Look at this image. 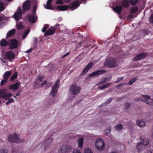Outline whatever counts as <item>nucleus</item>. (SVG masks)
I'll use <instances>...</instances> for the list:
<instances>
[{
    "instance_id": "1",
    "label": "nucleus",
    "mask_w": 153,
    "mask_h": 153,
    "mask_svg": "<svg viewBox=\"0 0 153 153\" xmlns=\"http://www.w3.org/2000/svg\"><path fill=\"white\" fill-rule=\"evenodd\" d=\"M104 65L109 68H112L116 65V60L112 57H107L104 63Z\"/></svg>"
},
{
    "instance_id": "2",
    "label": "nucleus",
    "mask_w": 153,
    "mask_h": 153,
    "mask_svg": "<svg viewBox=\"0 0 153 153\" xmlns=\"http://www.w3.org/2000/svg\"><path fill=\"white\" fill-rule=\"evenodd\" d=\"M60 80L59 79H57L55 82L54 85L52 87L51 91L50 94L53 97L55 96L57 94Z\"/></svg>"
},
{
    "instance_id": "3",
    "label": "nucleus",
    "mask_w": 153,
    "mask_h": 153,
    "mask_svg": "<svg viewBox=\"0 0 153 153\" xmlns=\"http://www.w3.org/2000/svg\"><path fill=\"white\" fill-rule=\"evenodd\" d=\"M8 141L9 142L13 143H20L22 142L19 137L15 133L10 134L8 137Z\"/></svg>"
},
{
    "instance_id": "4",
    "label": "nucleus",
    "mask_w": 153,
    "mask_h": 153,
    "mask_svg": "<svg viewBox=\"0 0 153 153\" xmlns=\"http://www.w3.org/2000/svg\"><path fill=\"white\" fill-rule=\"evenodd\" d=\"M81 88L76 85H73L70 86L69 91L72 94L76 95L80 92Z\"/></svg>"
},
{
    "instance_id": "5",
    "label": "nucleus",
    "mask_w": 153,
    "mask_h": 153,
    "mask_svg": "<svg viewBox=\"0 0 153 153\" xmlns=\"http://www.w3.org/2000/svg\"><path fill=\"white\" fill-rule=\"evenodd\" d=\"M95 146L98 150H102L105 148L104 142L102 139H98L95 143Z\"/></svg>"
},
{
    "instance_id": "6",
    "label": "nucleus",
    "mask_w": 153,
    "mask_h": 153,
    "mask_svg": "<svg viewBox=\"0 0 153 153\" xmlns=\"http://www.w3.org/2000/svg\"><path fill=\"white\" fill-rule=\"evenodd\" d=\"M9 48L13 50L17 48L18 46V41L15 39L10 40L8 41Z\"/></svg>"
},
{
    "instance_id": "7",
    "label": "nucleus",
    "mask_w": 153,
    "mask_h": 153,
    "mask_svg": "<svg viewBox=\"0 0 153 153\" xmlns=\"http://www.w3.org/2000/svg\"><path fill=\"white\" fill-rule=\"evenodd\" d=\"M59 29V25L56 24L54 26H51L45 33V35L49 36L53 34L56 30Z\"/></svg>"
},
{
    "instance_id": "8",
    "label": "nucleus",
    "mask_w": 153,
    "mask_h": 153,
    "mask_svg": "<svg viewBox=\"0 0 153 153\" xmlns=\"http://www.w3.org/2000/svg\"><path fill=\"white\" fill-rule=\"evenodd\" d=\"M72 151L71 146L70 145L62 146L58 150L59 153H68Z\"/></svg>"
},
{
    "instance_id": "9",
    "label": "nucleus",
    "mask_w": 153,
    "mask_h": 153,
    "mask_svg": "<svg viewBox=\"0 0 153 153\" xmlns=\"http://www.w3.org/2000/svg\"><path fill=\"white\" fill-rule=\"evenodd\" d=\"M144 97V99L141 100L142 101L149 105H153V99L150 98V97L148 95H142Z\"/></svg>"
},
{
    "instance_id": "10",
    "label": "nucleus",
    "mask_w": 153,
    "mask_h": 153,
    "mask_svg": "<svg viewBox=\"0 0 153 153\" xmlns=\"http://www.w3.org/2000/svg\"><path fill=\"white\" fill-rule=\"evenodd\" d=\"M5 56L8 60L10 62H12L15 58V55L14 53L12 51H8L5 53Z\"/></svg>"
},
{
    "instance_id": "11",
    "label": "nucleus",
    "mask_w": 153,
    "mask_h": 153,
    "mask_svg": "<svg viewBox=\"0 0 153 153\" xmlns=\"http://www.w3.org/2000/svg\"><path fill=\"white\" fill-rule=\"evenodd\" d=\"M147 56V54L145 53H141L138 54L136 55L135 57L133 59L134 61L141 60L144 59Z\"/></svg>"
},
{
    "instance_id": "12",
    "label": "nucleus",
    "mask_w": 153,
    "mask_h": 153,
    "mask_svg": "<svg viewBox=\"0 0 153 153\" xmlns=\"http://www.w3.org/2000/svg\"><path fill=\"white\" fill-rule=\"evenodd\" d=\"M93 65V63L92 62H91L88 64L80 73V75H84L86 74L92 67Z\"/></svg>"
},
{
    "instance_id": "13",
    "label": "nucleus",
    "mask_w": 153,
    "mask_h": 153,
    "mask_svg": "<svg viewBox=\"0 0 153 153\" xmlns=\"http://www.w3.org/2000/svg\"><path fill=\"white\" fill-rule=\"evenodd\" d=\"M31 7V4L30 0H27L24 2L23 4L22 9L25 11L29 10Z\"/></svg>"
},
{
    "instance_id": "14",
    "label": "nucleus",
    "mask_w": 153,
    "mask_h": 153,
    "mask_svg": "<svg viewBox=\"0 0 153 153\" xmlns=\"http://www.w3.org/2000/svg\"><path fill=\"white\" fill-rule=\"evenodd\" d=\"M70 5L71 7H69L70 9L73 10L79 6V1L78 0L74 1L70 3Z\"/></svg>"
},
{
    "instance_id": "15",
    "label": "nucleus",
    "mask_w": 153,
    "mask_h": 153,
    "mask_svg": "<svg viewBox=\"0 0 153 153\" xmlns=\"http://www.w3.org/2000/svg\"><path fill=\"white\" fill-rule=\"evenodd\" d=\"M29 21L31 23H35L37 20V17L36 14H29L27 18Z\"/></svg>"
},
{
    "instance_id": "16",
    "label": "nucleus",
    "mask_w": 153,
    "mask_h": 153,
    "mask_svg": "<svg viewBox=\"0 0 153 153\" xmlns=\"http://www.w3.org/2000/svg\"><path fill=\"white\" fill-rule=\"evenodd\" d=\"M106 72L105 70H98L94 72L89 75L90 77H92L94 76H98L104 74Z\"/></svg>"
},
{
    "instance_id": "17",
    "label": "nucleus",
    "mask_w": 153,
    "mask_h": 153,
    "mask_svg": "<svg viewBox=\"0 0 153 153\" xmlns=\"http://www.w3.org/2000/svg\"><path fill=\"white\" fill-rule=\"evenodd\" d=\"M43 78V77L42 76H39L37 77L35 79L34 82L35 85L38 87H41V86H40L41 83H40V82H42Z\"/></svg>"
},
{
    "instance_id": "18",
    "label": "nucleus",
    "mask_w": 153,
    "mask_h": 153,
    "mask_svg": "<svg viewBox=\"0 0 153 153\" xmlns=\"http://www.w3.org/2000/svg\"><path fill=\"white\" fill-rule=\"evenodd\" d=\"M19 85L18 83L16 82L14 84L9 85V88L10 90L12 89L13 91L17 90L19 88Z\"/></svg>"
},
{
    "instance_id": "19",
    "label": "nucleus",
    "mask_w": 153,
    "mask_h": 153,
    "mask_svg": "<svg viewBox=\"0 0 153 153\" xmlns=\"http://www.w3.org/2000/svg\"><path fill=\"white\" fill-rule=\"evenodd\" d=\"M70 7L69 5L58 6L56 9L60 11H65L68 9Z\"/></svg>"
},
{
    "instance_id": "20",
    "label": "nucleus",
    "mask_w": 153,
    "mask_h": 153,
    "mask_svg": "<svg viewBox=\"0 0 153 153\" xmlns=\"http://www.w3.org/2000/svg\"><path fill=\"white\" fill-rule=\"evenodd\" d=\"M114 11L115 12L120 14L122 10V7L121 5H117L113 8Z\"/></svg>"
},
{
    "instance_id": "21",
    "label": "nucleus",
    "mask_w": 153,
    "mask_h": 153,
    "mask_svg": "<svg viewBox=\"0 0 153 153\" xmlns=\"http://www.w3.org/2000/svg\"><path fill=\"white\" fill-rule=\"evenodd\" d=\"M8 41L5 39H3L0 41V46L1 47H6L8 45Z\"/></svg>"
},
{
    "instance_id": "22",
    "label": "nucleus",
    "mask_w": 153,
    "mask_h": 153,
    "mask_svg": "<svg viewBox=\"0 0 153 153\" xmlns=\"http://www.w3.org/2000/svg\"><path fill=\"white\" fill-rule=\"evenodd\" d=\"M22 14L18 12H16L13 15V16L15 20L18 21L22 17Z\"/></svg>"
},
{
    "instance_id": "23",
    "label": "nucleus",
    "mask_w": 153,
    "mask_h": 153,
    "mask_svg": "<svg viewBox=\"0 0 153 153\" xmlns=\"http://www.w3.org/2000/svg\"><path fill=\"white\" fill-rule=\"evenodd\" d=\"M15 33L16 30L15 29H13L11 30H10L8 32L7 34L6 38L13 36L14 35Z\"/></svg>"
},
{
    "instance_id": "24",
    "label": "nucleus",
    "mask_w": 153,
    "mask_h": 153,
    "mask_svg": "<svg viewBox=\"0 0 153 153\" xmlns=\"http://www.w3.org/2000/svg\"><path fill=\"white\" fill-rule=\"evenodd\" d=\"M129 0H123L122 3L123 6L124 7H128L130 6Z\"/></svg>"
},
{
    "instance_id": "25",
    "label": "nucleus",
    "mask_w": 153,
    "mask_h": 153,
    "mask_svg": "<svg viewBox=\"0 0 153 153\" xmlns=\"http://www.w3.org/2000/svg\"><path fill=\"white\" fill-rule=\"evenodd\" d=\"M137 125L140 127H143L145 125V122L141 120H138L136 121Z\"/></svg>"
},
{
    "instance_id": "26",
    "label": "nucleus",
    "mask_w": 153,
    "mask_h": 153,
    "mask_svg": "<svg viewBox=\"0 0 153 153\" xmlns=\"http://www.w3.org/2000/svg\"><path fill=\"white\" fill-rule=\"evenodd\" d=\"M7 92V90L6 89L3 88L0 90V98H3L4 95L6 94Z\"/></svg>"
},
{
    "instance_id": "27",
    "label": "nucleus",
    "mask_w": 153,
    "mask_h": 153,
    "mask_svg": "<svg viewBox=\"0 0 153 153\" xmlns=\"http://www.w3.org/2000/svg\"><path fill=\"white\" fill-rule=\"evenodd\" d=\"M11 75V72L10 71H7L3 75V77L4 79H6L7 80V79L9 78Z\"/></svg>"
},
{
    "instance_id": "28",
    "label": "nucleus",
    "mask_w": 153,
    "mask_h": 153,
    "mask_svg": "<svg viewBox=\"0 0 153 153\" xmlns=\"http://www.w3.org/2000/svg\"><path fill=\"white\" fill-rule=\"evenodd\" d=\"M52 0H48V1L47 2V6H45V8L47 9H52V6L51 5L49 6V5H50L52 1Z\"/></svg>"
},
{
    "instance_id": "29",
    "label": "nucleus",
    "mask_w": 153,
    "mask_h": 153,
    "mask_svg": "<svg viewBox=\"0 0 153 153\" xmlns=\"http://www.w3.org/2000/svg\"><path fill=\"white\" fill-rule=\"evenodd\" d=\"M84 141V139L83 138L81 137L79 139L78 142V146L79 147L81 148L82 147Z\"/></svg>"
},
{
    "instance_id": "30",
    "label": "nucleus",
    "mask_w": 153,
    "mask_h": 153,
    "mask_svg": "<svg viewBox=\"0 0 153 153\" xmlns=\"http://www.w3.org/2000/svg\"><path fill=\"white\" fill-rule=\"evenodd\" d=\"M149 142V140L148 138H145L144 139H143L140 142V143H141L144 146H146Z\"/></svg>"
},
{
    "instance_id": "31",
    "label": "nucleus",
    "mask_w": 153,
    "mask_h": 153,
    "mask_svg": "<svg viewBox=\"0 0 153 153\" xmlns=\"http://www.w3.org/2000/svg\"><path fill=\"white\" fill-rule=\"evenodd\" d=\"M130 10L131 13L134 14L138 11V8L137 6H135L133 7H131Z\"/></svg>"
},
{
    "instance_id": "32",
    "label": "nucleus",
    "mask_w": 153,
    "mask_h": 153,
    "mask_svg": "<svg viewBox=\"0 0 153 153\" xmlns=\"http://www.w3.org/2000/svg\"><path fill=\"white\" fill-rule=\"evenodd\" d=\"M52 141V139L51 138H48L46 140L45 142V146L46 147L50 145Z\"/></svg>"
},
{
    "instance_id": "33",
    "label": "nucleus",
    "mask_w": 153,
    "mask_h": 153,
    "mask_svg": "<svg viewBox=\"0 0 153 153\" xmlns=\"http://www.w3.org/2000/svg\"><path fill=\"white\" fill-rule=\"evenodd\" d=\"M137 146L138 151H140L145 148L144 146L140 142L137 145Z\"/></svg>"
},
{
    "instance_id": "34",
    "label": "nucleus",
    "mask_w": 153,
    "mask_h": 153,
    "mask_svg": "<svg viewBox=\"0 0 153 153\" xmlns=\"http://www.w3.org/2000/svg\"><path fill=\"white\" fill-rule=\"evenodd\" d=\"M138 0H129V3L133 6H135L138 3Z\"/></svg>"
},
{
    "instance_id": "35",
    "label": "nucleus",
    "mask_w": 153,
    "mask_h": 153,
    "mask_svg": "<svg viewBox=\"0 0 153 153\" xmlns=\"http://www.w3.org/2000/svg\"><path fill=\"white\" fill-rule=\"evenodd\" d=\"M114 128L116 130L120 131L123 128V126L121 124H119L116 126Z\"/></svg>"
},
{
    "instance_id": "36",
    "label": "nucleus",
    "mask_w": 153,
    "mask_h": 153,
    "mask_svg": "<svg viewBox=\"0 0 153 153\" xmlns=\"http://www.w3.org/2000/svg\"><path fill=\"white\" fill-rule=\"evenodd\" d=\"M137 80V77H133L129 81L128 84L131 85L135 81Z\"/></svg>"
},
{
    "instance_id": "37",
    "label": "nucleus",
    "mask_w": 153,
    "mask_h": 153,
    "mask_svg": "<svg viewBox=\"0 0 153 153\" xmlns=\"http://www.w3.org/2000/svg\"><path fill=\"white\" fill-rule=\"evenodd\" d=\"M112 84L111 83H110L107 85H104L101 86L99 87V88L101 90H102L104 89L105 88L109 86Z\"/></svg>"
},
{
    "instance_id": "38",
    "label": "nucleus",
    "mask_w": 153,
    "mask_h": 153,
    "mask_svg": "<svg viewBox=\"0 0 153 153\" xmlns=\"http://www.w3.org/2000/svg\"><path fill=\"white\" fill-rule=\"evenodd\" d=\"M17 72H15L14 74L10 78V80L12 81L14 79L17 78Z\"/></svg>"
},
{
    "instance_id": "39",
    "label": "nucleus",
    "mask_w": 153,
    "mask_h": 153,
    "mask_svg": "<svg viewBox=\"0 0 153 153\" xmlns=\"http://www.w3.org/2000/svg\"><path fill=\"white\" fill-rule=\"evenodd\" d=\"M12 94L10 93L8 94H6V95H4L3 98L5 100H8L9 98L12 96Z\"/></svg>"
},
{
    "instance_id": "40",
    "label": "nucleus",
    "mask_w": 153,
    "mask_h": 153,
    "mask_svg": "<svg viewBox=\"0 0 153 153\" xmlns=\"http://www.w3.org/2000/svg\"><path fill=\"white\" fill-rule=\"evenodd\" d=\"M37 9V5L35 4L32 8V14H36V12Z\"/></svg>"
},
{
    "instance_id": "41",
    "label": "nucleus",
    "mask_w": 153,
    "mask_h": 153,
    "mask_svg": "<svg viewBox=\"0 0 153 153\" xmlns=\"http://www.w3.org/2000/svg\"><path fill=\"white\" fill-rule=\"evenodd\" d=\"M16 26L17 27L18 29L19 30H21L24 27L21 23H19V24H16Z\"/></svg>"
},
{
    "instance_id": "42",
    "label": "nucleus",
    "mask_w": 153,
    "mask_h": 153,
    "mask_svg": "<svg viewBox=\"0 0 153 153\" xmlns=\"http://www.w3.org/2000/svg\"><path fill=\"white\" fill-rule=\"evenodd\" d=\"M4 4L2 2H0V12H1L4 10Z\"/></svg>"
},
{
    "instance_id": "43",
    "label": "nucleus",
    "mask_w": 153,
    "mask_h": 153,
    "mask_svg": "<svg viewBox=\"0 0 153 153\" xmlns=\"http://www.w3.org/2000/svg\"><path fill=\"white\" fill-rule=\"evenodd\" d=\"M131 104L130 103L126 102L124 105V107L125 108L126 110L128 109L130 107Z\"/></svg>"
},
{
    "instance_id": "44",
    "label": "nucleus",
    "mask_w": 153,
    "mask_h": 153,
    "mask_svg": "<svg viewBox=\"0 0 153 153\" xmlns=\"http://www.w3.org/2000/svg\"><path fill=\"white\" fill-rule=\"evenodd\" d=\"M30 31V30L29 29H28L27 30H26L25 32L24 33V34L22 36V39H24L25 38L27 35L29 33V32Z\"/></svg>"
},
{
    "instance_id": "45",
    "label": "nucleus",
    "mask_w": 153,
    "mask_h": 153,
    "mask_svg": "<svg viewBox=\"0 0 153 153\" xmlns=\"http://www.w3.org/2000/svg\"><path fill=\"white\" fill-rule=\"evenodd\" d=\"M16 12H18V13H21V14H23L25 12L23 9L22 10L20 7H19L17 9V11Z\"/></svg>"
},
{
    "instance_id": "46",
    "label": "nucleus",
    "mask_w": 153,
    "mask_h": 153,
    "mask_svg": "<svg viewBox=\"0 0 153 153\" xmlns=\"http://www.w3.org/2000/svg\"><path fill=\"white\" fill-rule=\"evenodd\" d=\"M84 153H93V152L90 149L86 148L84 150Z\"/></svg>"
},
{
    "instance_id": "47",
    "label": "nucleus",
    "mask_w": 153,
    "mask_h": 153,
    "mask_svg": "<svg viewBox=\"0 0 153 153\" xmlns=\"http://www.w3.org/2000/svg\"><path fill=\"white\" fill-rule=\"evenodd\" d=\"M7 80L4 79L1 80L0 83V85L1 86L3 85L7 82Z\"/></svg>"
},
{
    "instance_id": "48",
    "label": "nucleus",
    "mask_w": 153,
    "mask_h": 153,
    "mask_svg": "<svg viewBox=\"0 0 153 153\" xmlns=\"http://www.w3.org/2000/svg\"><path fill=\"white\" fill-rule=\"evenodd\" d=\"M107 80V78H104L102 79L99 82V84H101L105 83Z\"/></svg>"
},
{
    "instance_id": "49",
    "label": "nucleus",
    "mask_w": 153,
    "mask_h": 153,
    "mask_svg": "<svg viewBox=\"0 0 153 153\" xmlns=\"http://www.w3.org/2000/svg\"><path fill=\"white\" fill-rule=\"evenodd\" d=\"M0 153H8V151L6 149L2 148L0 149Z\"/></svg>"
},
{
    "instance_id": "50",
    "label": "nucleus",
    "mask_w": 153,
    "mask_h": 153,
    "mask_svg": "<svg viewBox=\"0 0 153 153\" xmlns=\"http://www.w3.org/2000/svg\"><path fill=\"white\" fill-rule=\"evenodd\" d=\"M111 127H109V128L107 129L105 131V134L106 135H108V134L111 132Z\"/></svg>"
},
{
    "instance_id": "51",
    "label": "nucleus",
    "mask_w": 153,
    "mask_h": 153,
    "mask_svg": "<svg viewBox=\"0 0 153 153\" xmlns=\"http://www.w3.org/2000/svg\"><path fill=\"white\" fill-rule=\"evenodd\" d=\"M63 1L62 0H57L56 2L55 3L56 4H63Z\"/></svg>"
},
{
    "instance_id": "52",
    "label": "nucleus",
    "mask_w": 153,
    "mask_h": 153,
    "mask_svg": "<svg viewBox=\"0 0 153 153\" xmlns=\"http://www.w3.org/2000/svg\"><path fill=\"white\" fill-rule=\"evenodd\" d=\"M124 77H119L117 80L115 81V82L116 83H118L119 82L123 79Z\"/></svg>"
},
{
    "instance_id": "53",
    "label": "nucleus",
    "mask_w": 153,
    "mask_h": 153,
    "mask_svg": "<svg viewBox=\"0 0 153 153\" xmlns=\"http://www.w3.org/2000/svg\"><path fill=\"white\" fill-rule=\"evenodd\" d=\"M150 22L152 24H153V14H152L149 19Z\"/></svg>"
},
{
    "instance_id": "54",
    "label": "nucleus",
    "mask_w": 153,
    "mask_h": 153,
    "mask_svg": "<svg viewBox=\"0 0 153 153\" xmlns=\"http://www.w3.org/2000/svg\"><path fill=\"white\" fill-rule=\"evenodd\" d=\"M112 100V98H109L105 102L106 105L110 103L111 102Z\"/></svg>"
},
{
    "instance_id": "55",
    "label": "nucleus",
    "mask_w": 153,
    "mask_h": 153,
    "mask_svg": "<svg viewBox=\"0 0 153 153\" xmlns=\"http://www.w3.org/2000/svg\"><path fill=\"white\" fill-rule=\"evenodd\" d=\"M48 27L44 26L42 29V31L43 32H46L47 29L48 28Z\"/></svg>"
},
{
    "instance_id": "56",
    "label": "nucleus",
    "mask_w": 153,
    "mask_h": 153,
    "mask_svg": "<svg viewBox=\"0 0 153 153\" xmlns=\"http://www.w3.org/2000/svg\"><path fill=\"white\" fill-rule=\"evenodd\" d=\"M144 99V97L143 98H134V100L135 101H142V100H142V99Z\"/></svg>"
},
{
    "instance_id": "57",
    "label": "nucleus",
    "mask_w": 153,
    "mask_h": 153,
    "mask_svg": "<svg viewBox=\"0 0 153 153\" xmlns=\"http://www.w3.org/2000/svg\"><path fill=\"white\" fill-rule=\"evenodd\" d=\"M73 153H81L80 150L77 149H74L73 151Z\"/></svg>"
},
{
    "instance_id": "58",
    "label": "nucleus",
    "mask_w": 153,
    "mask_h": 153,
    "mask_svg": "<svg viewBox=\"0 0 153 153\" xmlns=\"http://www.w3.org/2000/svg\"><path fill=\"white\" fill-rule=\"evenodd\" d=\"M8 100L10 103L13 102H14V100L12 98H9Z\"/></svg>"
},
{
    "instance_id": "59",
    "label": "nucleus",
    "mask_w": 153,
    "mask_h": 153,
    "mask_svg": "<svg viewBox=\"0 0 153 153\" xmlns=\"http://www.w3.org/2000/svg\"><path fill=\"white\" fill-rule=\"evenodd\" d=\"M70 53H69V52H67V53H65V54H64V55H63V56H62L61 57V58H63L64 57H66Z\"/></svg>"
},
{
    "instance_id": "60",
    "label": "nucleus",
    "mask_w": 153,
    "mask_h": 153,
    "mask_svg": "<svg viewBox=\"0 0 153 153\" xmlns=\"http://www.w3.org/2000/svg\"><path fill=\"white\" fill-rule=\"evenodd\" d=\"M126 84L125 83H121L119 85H117V86H116V87L117 88H118V87H122L123 86V85H126Z\"/></svg>"
},
{
    "instance_id": "61",
    "label": "nucleus",
    "mask_w": 153,
    "mask_h": 153,
    "mask_svg": "<svg viewBox=\"0 0 153 153\" xmlns=\"http://www.w3.org/2000/svg\"><path fill=\"white\" fill-rule=\"evenodd\" d=\"M22 92V91L21 90H19L17 94H16V96H20V94Z\"/></svg>"
},
{
    "instance_id": "62",
    "label": "nucleus",
    "mask_w": 153,
    "mask_h": 153,
    "mask_svg": "<svg viewBox=\"0 0 153 153\" xmlns=\"http://www.w3.org/2000/svg\"><path fill=\"white\" fill-rule=\"evenodd\" d=\"M47 80H45L41 84L40 86L42 87V86L46 84L47 83Z\"/></svg>"
},
{
    "instance_id": "63",
    "label": "nucleus",
    "mask_w": 153,
    "mask_h": 153,
    "mask_svg": "<svg viewBox=\"0 0 153 153\" xmlns=\"http://www.w3.org/2000/svg\"><path fill=\"white\" fill-rule=\"evenodd\" d=\"M33 48H30L28 50H27V51H26V52L27 53H30V51L33 50Z\"/></svg>"
},
{
    "instance_id": "64",
    "label": "nucleus",
    "mask_w": 153,
    "mask_h": 153,
    "mask_svg": "<svg viewBox=\"0 0 153 153\" xmlns=\"http://www.w3.org/2000/svg\"><path fill=\"white\" fill-rule=\"evenodd\" d=\"M128 18L129 19H132L133 18V16L131 15H130L128 16Z\"/></svg>"
}]
</instances>
